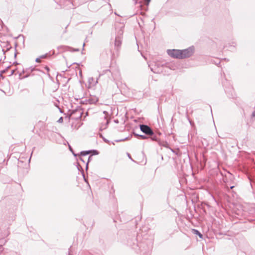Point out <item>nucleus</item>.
Wrapping results in <instances>:
<instances>
[{"mask_svg":"<svg viewBox=\"0 0 255 255\" xmlns=\"http://www.w3.org/2000/svg\"><path fill=\"white\" fill-rule=\"evenodd\" d=\"M181 56L180 58L184 59L188 58L191 56L194 53V48L193 47H189L187 49L184 50H180Z\"/></svg>","mask_w":255,"mask_h":255,"instance_id":"f257e3e1","label":"nucleus"},{"mask_svg":"<svg viewBox=\"0 0 255 255\" xmlns=\"http://www.w3.org/2000/svg\"><path fill=\"white\" fill-rule=\"evenodd\" d=\"M151 71L154 73H158L160 72V67L163 66V64H160L158 62L150 63L148 64Z\"/></svg>","mask_w":255,"mask_h":255,"instance_id":"f03ea898","label":"nucleus"},{"mask_svg":"<svg viewBox=\"0 0 255 255\" xmlns=\"http://www.w3.org/2000/svg\"><path fill=\"white\" fill-rule=\"evenodd\" d=\"M109 123L110 120L106 117H104V118L102 119L99 123L100 130L102 131L104 129H106L107 128Z\"/></svg>","mask_w":255,"mask_h":255,"instance_id":"7ed1b4c3","label":"nucleus"},{"mask_svg":"<svg viewBox=\"0 0 255 255\" xmlns=\"http://www.w3.org/2000/svg\"><path fill=\"white\" fill-rule=\"evenodd\" d=\"M167 53L172 58L181 59V52L180 50L178 49H168L167 50Z\"/></svg>","mask_w":255,"mask_h":255,"instance_id":"20e7f679","label":"nucleus"},{"mask_svg":"<svg viewBox=\"0 0 255 255\" xmlns=\"http://www.w3.org/2000/svg\"><path fill=\"white\" fill-rule=\"evenodd\" d=\"M140 129L145 134L148 135H152L154 133L152 129L148 126L145 125H141Z\"/></svg>","mask_w":255,"mask_h":255,"instance_id":"39448f33","label":"nucleus"},{"mask_svg":"<svg viewBox=\"0 0 255 255\" xmlns=\"http://www.w3.org/2000/svg\"><path fill=\"white\" fill-rule=\"evenodd\" d=\"M123 33V30L121 29L119 32V35L116 37L115 41V46L117 48L120 47L122 44V37L121 35Z\"/></svg>","mask_w":255,"mask_h":255,"instance_id":"423d86ee","label":"nucleus"},{"mask_svg":"<svg viewBox=\"0 0 255 255\" xmlns=\"http://www.w3.org/2000/svg\"><path fill=\"white\" fill-rule=\"evenodd\" d=\"M235 178L233 174L228 172L227 174H226L225 177L223 178V180L225 183L227 184V187H228L227 184L229 182L232 183L234 180Z\"/></svg>","mask_w":255,"mask_h":255,"instance_id":"0eeeda50","label":"nucleus"},{"mask_svg":"<svg viewBox=\"0 0 255 255\" xmlns=\"http://www.w3.org/2000/svg\"><path fill=\"white\" fill-rule=\"evenodd\" d=\"M82 125L81 122L79 120H75L72 122L71 124V128L73 129H78Z\"/></svg>","mask_w":255,"mask_h":255,"instance_id":"6e6552de","label":"nucleus"},{"mask_svg":"<svg viewBox=\"0 0 255 255\" xmlns=\"http://www.w3.org/2000/svg\"><path fill=\"white\" fill-rule=\"evenodd\" d=\"M86 98V101H87V102L86 103V104L88 103L90 104H95L98 101V99L96 97H94V98H91V97H83L82 99Z\"/></svg>","mask_w":255,"mask_h":255,"instance_id":"1a4fd4ad","label":"nucleus"},{"mask_svg":"<svg viewBox=\"0 0 255 255\" xmlns=\"http://www.w3.org/2000/svg\"><path fill=\"white\" fill-rule=\"evenodd\" d=\"M88 82V88H90L94 86L98 83V80H95L93 77H90L89 78Z\"/></svg>","mask_w":255,"mask_h":255,"instance_id":"9d476101","label":"nucleus"},{"mask_svg":"<svg viewBox=\"0 0 255 255\" xmlns=\"http://www.w3.org/2000/svg\"><path fill=\"white\" fill-rule=\"evenodd\" d=\"M193 232L194 234L198 235L200 238H202V235L198 230L196 229H193Z\"/></svg>","mask_w":255,"mask_h":255,"instance_id":"9b49d317","label":"nucleus"},{"mask_svg":"<svg viewBox=\"0 0 255 255\" xmlns=\"http://www.w3.org/2000/svg\"><path fill=\"white\" fill-rule=\"evenodd\" d=\"M90 152V151H83L81 152V155L82 156H86L89 154Z\"/></svg>","mask_w":255,"mask_h":255,"instance_id":"f8f14e48","label":"nucleus"},{"mask_svg":"<svg viewBox=\"0 0 255 255\" xmlns=\"http://www.w3.org/2000/svg\"><path fill=\"white\" fill-rule=\"evenodd\" d=\"M135 135L137 136H139L140 138L142 139H145L147 138V137L144 135H139L137 134H135Z\"/></svg>","mask_w":255,"mask_h":255,"instance_id":"ddd939ff","label":"nucleus"},{"mask_svg":"<svg viewBox=\"0 0 255 255\" xmlns=\"http://www.w3.org/2000/svg\"><path fill=\"white\" fill-rule=\"evenodd\" d=\"M138 0H133V1H134V3L135 4L137 3ZM144 0L146 2V5H148L149 4V3L150 2L151 0Z\"/></svg>","mask_w":255,"mask_h":255,"instance_id":"4468645a","label":"nucleus"},{"mask_svg":"<svg viewBox=\"0 0 255 255\" xmlns=\"http://www.w3.org/2000/svg\"><path fill=\"white\" fill-rule=\"evenodd\" d=\"M63 121V119L62 117H60L59 120H58L57 122L59 123H62Z\"/></svg>","mask_w":255,"mask_h":255,"instance_id":"2eb2a0df","label":"nucleus"},{"mask_svg":"<svg viewBox=\"0 0 255 255\" xmlns=\"http://www.w3.org/2000/svg\"><path fill=\"white\" fill-rule=\"evenodd\" d=\"M91 157V156H89V158H88V162H87L86 163V169H87L88 168V163L89 162V160H90V158Z\"/></svg>","mask_w":255,"mask_h":255,"instance_id":"dca6fc26","label":"nucleus"},{"mask_svg":"<svg viewBox=\"0 0 255 255\" xmlns=\"http://www.w3.org/2000/svg\"><path fill=\"white\" fill-rule=\"evenodd\" d=\"M35 61L36 62H40V58H36V60H35Z\"/></svg>","mask_w":255,"mask_h":255,"instance_id":"f3484780","label":"nucleus"},{"mask_svg":"<svg viewBox=\"0 0 255 255\" xmlns=\"http://www.w3.org/2000/svg\"><path fill=\"white\" fill-rule=\"evenodd\" d=\"M46 55H43L40 56V58H44L46 57Z\"/></svg>","mask_w":255,"mask_h":255,"instance_id":"a211bd4d","label":"nucleus"},{"mask_svg":"<svg viewBox=\"0 0 255 255\" xmlns=\"http://www.w3.org/2000/svg\"><path fill=\"white\" fill-rule=\"evenodd\" d=\"M252 116L253 117H255V110L252 113Z\"/></svg>","mask_w":255,"mask_h":255,"instance_id":"6ab92c4d","label":"nucleus"},{"mask_svg":"<svg viewBox=\"0 0 255 255\" xmlns=\"http://www.w3.org/2000/svg\"><path fill=\"white\" fill-rule=\"evenodd\" d=\"M80 160H81L82 161H83L84 163H85V161L84 159L82 157H80Z\"/></svg>","mask_w":255,"mask_h":255,"instance_id":"aec40b11","label":"nucleus"},{"mask_svg":"<svg viewBox=\"0 0 255 255\" xmlns=\"http://www.w3.org/2000/svg\"><path fill=\"white\" fill-rule=\"evenodd\" d=\"M235 187L234 185H232L230 186V189H233Z\"/></svg>","mask_w":255,"mask_h":255,"instance_id":"412c9836","label":"nucleus"},{"mask_svg":"<svg viewBox=\"0 0 255 255\" xmlns=\"http://www.w3.org/2000/svg\"><path fill=\"white\" fill-rule=\"evenodd\" d=\"M152 140H156V138H155V137H152Z\"/></svg>","mask_w":255,"mask_h":255,"instance_id":"4be33fe9","label":"nucleus"},{"mask_svg":"<svg viewBox=\"0 0 255 255\" xmlns=\"http://www.w3.org/2000/svg\"><path fill=\"white\" fill-rule=\"evenodd\" d=\"M73 50L75 51H78L79 49H74Z\"/></svg>","mask_w":255,"mask_h":255,"instance_id":"5701e85b","label":"nucleus"},{"mask_svg":"<svg viewBox=\"0 0 255 255\" xmlns=\"http://www.w3.org/2000/svg\"><path fill=\"white\" fill-rule=\"evenodd\" d=\"M128 157H129L130 159H131V157H130V156L129 154H128Z\"/></svg>","mask_w":255,"mask_h":255,"instance_id":"b1692460","label":"nucleus"},{"mask_svg":"<svg viewBox=\"0 0 255 255\" xmlns=\"http://www.w3.org/2000/svg\"><path fill=\"white\" fill-rule=\"evenodd\" d=\"M191 125H192V123L191 121H189Z\"/></svg>","mask_w":255,"mask_h":255,"instance_id":"393cba45","label":"nucleus"},{"mask_svg":"<svg viewBox=\"0 0 255 255\" xmlns=\"http://www.w3.org/2000/svg\"><path fill=\"white\" fill-rule=\"evenodd\" d=\"M106 113H107L105 111H104V113L105 114Z\"/></svg>","mask_w":255,"mask_h":255,"instance_id":"a878e982","label":"nucleus"}]
</instances>
